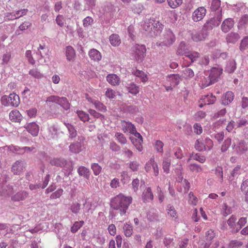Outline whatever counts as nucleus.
<instances>
[{
	"label": "nucleus",
	"mask_w": 248,
	"mask_h": 248,
	"mask_svg": "<svg viewBox=\"0 0 248 248\" xmlns=\"http://www.w3.org/2000/svg\"><path fill=\"white\" fill-rule=\"evenodd\" d=\"M132 202V198L119 194L114 197L110 202V207L114 210H119L121 216L124 215Z\"/></svg>",
	"instance_id": "1"
},
{
	"label": "nucleus",
	"mask_w": 248,
	"mask_h": 248,
	"mask_svg": "<svg viewBox=\"0 0 248 248\" xmlns=\"http://www.w3.org/2000/svg\"><path fill=\"white\" fill-rule=\"evenodd\" d=\"M143 28L148 35L153 37L160 34L163 29V25L159 21L151 18L145 22Z\"/></svg>",
	"instance_id": "2"
},
{
	"label": "nucleus",
	"mask_w": 248,
	"mask_h": 248,
	"mask_svg": "<svg viewBox=\"0 0 248 248\" xmlns=\"http://www.w3.org/2000/svg\"><path fill=\"white\" fill-rule=\"evenodd\" d=\"M176 41V37L171 30H166L163 33L160 41L156 42L158 46L169 47L171 46Z\"/></svg>",
	"instance_id": "3"
},
{
	"label": "nucleus",
	"mask_w": 248,
	"mask_h": 248,
	"mask_svg": "<svg viewBox=\"0 0 248 248\" xmlns=\"http://www.w3.org/2000/svg\"><path fill=\"white\" fill-rule=\"evenodd\" d=\"M146 48L144 45L136 44L131 48V55L137 62H141L146 56Z\"/></svg>",
	"instance_id": "4"
},
{
	"label": "nucleus",
	"mask_w": 248,
	"mask_h": 248,
	"mask_svg": "<svg viewBox=\"0 0 248 248\" xmlns=\"http://www.w3.org/2000/svg\"><path fill=\"white\" fill-rule=\"evenodd\" d=\"M2 105L6 107H17L20 104V98L18 95L13 93L9 95H3L1 98Z\"/></svg>",
	"instance_id": "5"
},
{
	"label": "nucleus",
	"mask_w": 248,
	"mask_h": 248,
	"mask_svg": "<svg viewBox=\"0 0 248 248\" xmlns=\"http://www.w3.org/2000/svg\"><path fill=\"white\" fill-rule=\"evenodd\" d=\"M222 20L221 11L217 13L213 17L207 20L203 26V29L207 31L212 30L214 28L218 26Z\"/></svg>",
	"instance_id": "6"
},
{
	"label": "nucleus",
	"mask_w": 248,
	"mask_h": 248,
	"mask_svg": "<svg viewBox=\"0 0 248 248\" xmlns=\"http://www.w3.org/2000/svg\"><path fill=\"white\" fill-rule=\"evenodd\" d=\"M84 140L83 137H78V141L72 143L69 146V151L72 154H78L82 150L81 142Z\"/></svg>",
	"instance_id": "7"
},
{
	"label": "nucleus",
	"mask_w": 248,
	"mask_h": 248,
	"mask_svg": "<svg viewBox=\"0 0 248 248\" xmlns=\"http://www.w3.org/2000/svg\"><path fill=\"white\" fill-rule=\"evenodd\" d=\"M206 10L204 7H200L196 9L192 14V18L194 21L197 22L201 20L204 17Z\"/></svg>",
	"instance_id": "8"
},
{
	"label": "nucleus",
	"mask_w": 248,
	"mask_h": 248,
	"mask_svg": "<svg viewBox=\"0 0 248 248\" xmlns=\"http://www.w3.org/2000/svg\"><path fill=\"white\" fill-rule=\"evenodd\" d=\"M190 50V46L184 41H181L178 45L176 53L177 55L186 56Z\"/></svg>",
	"instance_id": "9"
},
{
	"label": "nucleus",
	"mask_w": 248,
	"mask_h": 248,
	"mask_svg": "<svg viewBox=\"0 0 248 248\" xmlns=\"http://www.w3.org/2000/svg\"><path fill=\"white\" fill-rule=\"evenodd\" d=\"M208 35V31L203 28L199 31H194L192 33V40L196 42L204 41Z\"/></svg>",
	"instance_id": "10"
},
{
	"label": "nucleus",
	"mask_w": 248,
	"mask_h": 248,
	"mask_svg": "<svg viewBox=\"0 0 248 248\" xmlns=\"http://www.w3.org/2000/svg\"><path fill=\"white\" fill-rule=\"evenodd\" d=\"M58 128L56 125H52L48 128L47 134L46 136L48 140L57 139L58 137Z\"/></svg>",
	"instance_id": "11"
},
{
	"label": "nucleus",
	"mask_w": 248,
	"mask_h": 248,
	"mask_svg": "<svg viewBox=\"0 0 248 248\" xmlns=\"http://www.w3.org/2000/svg\"><path fill=\"white\" fill-rule=\"evenodd\" d=\"M29 133L32 136L36 137L38 135L39 131L38 125L34 122L28 124L25 127Z\"/></svg>",
	"instance_id": "12"
},
{
	"label": "nucleus",
	"mask_w": 248,
	"mask_h": 248,
	"mask_svg": "<svg viewBox=\"0 0 248 248\" xmlns=\"http://www.w3.org/2000/svg\"><path fill=\"white\" fill-rule=\"evenodd\" d=\"M234 21L231 18L226 19L221 25V29L224 32H228L233 26Z\"/></svg>",
	"instance_id": "13"
},
{
	"label": "nucleus",
	"mask_w": 248,
	"mask_h": 248,
	"mask_svg": "<svg viewBox=\"0 0 248 248\" xmlns=\"http://www.w3.org/2000/svg\"><path fill=\"white\" fill-rule=\"evenodd\" d=\"M234 97V94L232 92H227L221 97L222 104L224 105L230 104L233 101Z\"/></svg>",
	"instance_id": "14"
},
{
	"label": "nucleus",
	"mask_w": 248,
	"mask_h": 248,
	"mask_svg": "<svg viewBox=\"0 0 248 248\" xmlns=\"http://www.w3.org/2000/svg\"><path fill=\"white\" fill-rule=\"evenodd\" d=\"M29 193L25 191L22 190L17 192L11 197L14 202H20L25 200L28 196Z\"/></svg>",
	"instance_id": "15"
},
{
	"label": "nucleus",
	"mask_w": 248,
	"mask_h": 248,
	"mask_svg": "<svg viewBox=\"0 0 248 248\" xmlns=\"http://www.w3.org/2000/svg\"><path fill=\"white\" fill-rule=\"evenodd\" d=\"M223 69L219 66L214 67L211 69L210 75H209L214 80L215 82L217 81V79L222 73Z\"/></svg>",
	"instance_id": "16"
},
{
	"label": "nucleus",
	"mask_w": 248,
	"mask_h": 248,
	"mask_svg": "<svg viewBox=\"0 0 248 248\" xmlns=\"http://www.w3.org/2000/svg\"><path fill=\"white\" fill-rule=\"evenodd\" d=\"M14 189L12 186L7 185L0 187V196H9L13 194Z\"/></svg>",
	"instance_id": "17"
},
{
	"label": "nucleus",
	"mask_w": 248,
	"mask_h": 248,
	"mask_svg": "<svg viewBox=\"0 0 248 248\" xmlns=\"http://www.w3.org/2000/svg\"><path fill=\"white\" fill-rule=\"evenodd\" d=\"M171 163L170 155V153L166 155V156L163 159L162 168L164 172L168 174L170 172V168Z\"/></svg>",
	"instance_id": "18"
},
{
	"label": "nucleus",
	"mask_w": 248,
	"mask_h": 248,
	"mask_svg": "<svg viewBox=\"0 0 248 248\" xmlns=\"http://www.w3.org/2000/svg\"><path fill=\"white\" fill-rule=\"evenodd\" d=\"M22 116L19 111L16 109L11 111L9 113V119L13 122H20Z\"/></svg>",
	"instance_id": "19"
},
{
	"label": "nucleus",
	"mask_w": 248,
	"mask_h": 248,
	"mask_svg": "<svg viewBox=\"0 0 248 248\" xmlns=\"http://www.w3.org/2000/svg\"><path fill=\"white\" fill-rule=\"evenodd\" d=\"M122 130L124 132H129L131 134L135 131L136 127L131 122L123 121L122 122Z\"/></svg>",
	"instance_id": "20"
},
{
	"label": "nucleus",
	"mask_w": 248,
	"mask_h": 248,
	"mask_svg": "<svg viewBox=\"0 0 248 248\" xmlns=\"http://www.w3.org/2000/svg\"><path fill=\"white\" fill-rule=\"evenodd\" d=\"M106 78L107 81L112 86H118L121 82L120 78L115 74H109Z\"/></svg>",
	"instance_id": "21"
},
{
	"label": "nucleus",
	"mask_w": 248,
	"mask_h": 248,
	"mask_svg": "<svg viewBox=\"0 0 248 248\" xmlns=\"http://www.w3.org/2000/svg\"><path fill=\"white\" fill-rule=\"evenodd\" d=\"M12 171L14 174L19 175L23 171V162L17 160L14 163L12 167Z\"/></svg>",
	"instance_id": "22"
},
{
	"label": "nucleus",
	"mask_w": 248,
	"mask_h": 248,
	"mask_svg": "<svg viewBox=\"0 0 248 248\" xmlns=\"http://www.w3.org/2000/svg\"><path fill=\"white\" fill-rule=\"evenodd\" d=\"M50 164L53 166L63 168L66 167L67 162L62 158H54L50 161Z\"/></svg>",
	"instance_id": "23"
},
{
	"label": "nucleus",
	"mask_w": 248,
	"mask_h": 248,
	"mask_svg": "<svg viewBox=\"0 0 248 248\" xmlns=\"http://www.w3.org/2000/svg\"><path fill=\"white\" fill-rule=\"evenodd\" d=\"M201 100L204 103V105H210L215 103L216 100V97L212 94H207L202 96Z\"/></svg>",
	"instance_id": "24"
},
{
	"label": "nucleus",
	"mask_w": 248,
	"mask_h": 248,
	"mask_svg": "<svg viewBox=\"0 0 248 248\" xmlns=\"http://www.w3.org/2000/svg\"><path fill=\"white\" fill-rule=\"evenodd\" d=\"M78 173L80 176H82L86 179H88L90 177V170L84 166H79L78 169Z\"/></svg>",
	"instance_id": "25"
},
{
	"label": "nucleus",
	"mask_w": 248,
	"mask_h": 248,
	"mask_svg": "<svg viewBox=\"0 0 248 248\" xmlns=\"http://www.w3.org/2000/svg\"><path fill=\"white\" fill-rule=\"evenodd\" d=\"M90 58L94 61H99L102 58V56L99 51L96 49H92L89 52Z\"/></svg>",
	"instance_id": "26"
},
{
	"label": "nucleus",
	"mask_w": 248,
	"mask_h": 248,
	"mask_svg": "<svg viewBox=\"0 0 248 248\" xmlns=\"http://www.w3.org/2000/svg\"><path fill=\"white\" fill-rule=\"evenodd\" d=\"M235 147V145L232 146L233 149H234L238 154H243L248 150L247 146L243 140L240 141L238 145L236 147Z\"/></svg>",
	"instance_id": "27"
},
{
	"label": "nucleus",
	"mask_w": 248,
	"mask_h": 248,
	"mask_svg": "<svg viewBox=\"0 0 248 248\" xmlns=\"http://www.w3.org/2000/svg\"><path fill=\"white\" fill-rule=\"evenodd\" d=\"M240 37L238 33L231 32L229 33L226 37V40L228 43L234 44L239 39Z\"/></svg>",
	"instance_id": "28"
},
{
	"label": "nucleus",
	"mask_w": 248,
	"mask_h": 248,
	"mask_svg": "<svg viewBox=\"0 0 248 248\" xmlns=\"http://www.w3.org/2000/svg\"><path fill=\"white\" fill-rule=\"evenodd\" d=\"M154 195L151 188L150 187L147 188L146 190H145L142 194V199L143 202H149L152 201Z\"/></svg>",
	"instance_id": "29"
},
{
	"label": "nucleus",
	"mask_w": 248,
	"mask_h": 248,
	"mask_svg": "<svg viewBox=\"0 0 248 248\" xmlns=\"http://www.w3.org/2000/svg\"><path fill=\"white\" fill-rule=\"evenodd\" d=\"M130 139L133 143V144L135 146L136 149L139 151L141 152L142 150V143L143 140L141 139H137L135 137H130Z\"/></svg>",
	"instance_id": "30"
},
{
	"label": "nucleus",
	"mask_w": 248,
	"mask_h": 248,
	"mask_svg": "<svg viewBox=\"0 0 248 248\" xmlns=\"http://www.w3.org/2000/svg\"><path fill=\"white\" fill-rule=\"evenodd\" d=\"M65 54L68 61L73 60L75 56V51L73 47L70 46L66 47Z\"/></svg>",
	"instance_id": "31"
},
{
	"label": "nucleus",
	"mask_w": 248,
	"mask_h": 248,
	"mask_svg": "<svg viewBox=\"0 0 248 248\" xmlns=\"http://www.w3.org/2000/svg\"><path fill=\"white\" fill-rule=\"evenodd\" d=\"M195 149L200 152L206 150L204 140L203 139H200L196 141L195 144Z\"/></svg>",
	"instance_id": "32"
},
{
	"label": "nucleus",
	"mask_w": 248,
	"mask_h": 248,
	"mask_svg": "<svg viewBox=\"0 0 248 248\" xmlns=\"http://www.w3.org/2000/svg\"><path fill=\"white\" fill-rule=\"evenodd\" d=\"M109 39L111 45L114 46H119L121 42L120 36L117 34H111Z\"/></svg>",
	"instance_id": "33"
},
{
	"label": "nucleus",
	"mask_w": 248,
	"mask_h": 248,
	"mask_svg": "<svg viewBox=\"0 0 248 248\" xmlns=\"http://www.w3.org/2000/svg\"><path fill=\"white\" fill-rule=\"evenodd\" d=\"M215 82V81L212 80V78L209 76L207 77H204L201 81V87L202 88H205Z\"/></svg>",
	"instance_id": "34"
},
{
	"label": "nucleus",
	"mask_w": 248,
	"mask_h": 248,
	"mask_svg": "<svg viewBox=\"0 0 248 248\" xmlns=\"http://www.w3.org/2000/svg\"><path fill=\"white\" fill-rule=\"evenodd\" d=\"M64 124L68 129L69 134V137L71 139L75 138L77 136V130L75 129L74 126L69 123H64Z\"/></svg>",
	"instance_id": "35"
},
{
	"label": "nucleus",
	"mask_w": 248,
	"mask_h": 248,
	"mask_svg": "<svg viewBox=\"0 0 248 248\" xmlns=\"http://www.w3.org/2000/svg\"><path fill=\"white\" fill-rule=\"evenodd\" d=\"M103 13H113L115 11V9L113 4L111 2H107L105 3L104 6L103 7Z\"/></svg>",
	"instance_id": "36"
},
{
	"label": "nucleus",
	"mask_w": 248,
	"mask_h": 248,
	"mask_svg": "<svg viewBox=\"0 0 248 248\" xmlns=\"http://www.w3.org/2000/svg\"><path fill=\"white\" fill-rule=\"evenodd\" d=\"M187 57L189 60H191V63L196 62L197 59L200 58V54L195 51H189L188 53L185 56Z\"/></svg>",
	"instance_id": "37"
},
{
	"label": "nucleus",
	"mask_w": 248,
	"mask_h": 248,
	"mask_svg": "<svg viewBox=\"0 0 248 248\" xmlns=\"http://www.w3.org/2000/svg\"><path fill=\"white\" fill-rule=\"evenodd\" d=\"M236 217L234 215H232L227 220V224L234 232H235V229L236 228Z\"/></svg>",
	"instance_id": "38"
},
{
	"label": "nucleus",
	"mask_w": 248,
	"mask_h": 248,
	"mask_svg": "<svg viewBox=\"0 0 248 248\" xmlns=\"http://www.w3.org/2000/svg\"><path fill=\"white\" fill-rule=\"evenodd\" d=\"M57 104L60 105L65 110L68 109L70 108V104L68 103L66 98L64 97H59Z\"/></svg>",
	"instance_id": "39"
},
{
	"label": "nucleus",
	"mask_w": 248,
	"mask_h": 248,
	"mask_svg": "<svg viewBox=\"0 0 248 248\" xmlns=\"http://www.w3.org/2000/svg\"><path fill=\"white\" fill-rule=\"evenodd\" d=\"M235 69L236 62L234 60H231L227 62L225 67V71L229 73H232L234 71Z\"/></svg>",
	"instance_id": "40"
},
{
	"label": "nucleus",
	"mask_w": 248,
	"mask_h": 248,
	"mask_svg": "<svg viewBox=\"0 0 248 248\" xmlns=\"http://www.w3.org/2000/svg\"><path fill=\"white\" fill-rule=\"evenodd\" d=\"M70 210L74 214L79 213L81 210V204L78 202H73L70 207Z\"/></svg>",
	"instance_id": "41"
},
{
	"label": "nucleus",
	"mask_w": 248,
	"mask_h": 248,
	"mask_svg": "<svg viewBox=\"0 0 248 248\" xmlns=\"http://www.w3.org/2000/svg\"><path fill=\"white\" fill-rule=\"evenodd\" d=\"M96 0H84V8L85 10H92L94 9Z\"/></svg>",
	"instance_id": "42"
},
{
	"label": "nucleus",
	"mask_w": 248,
	"mask_h": 248,
	"mask_svg": "<svg viewBox=\"0 0 248 248\" xmlns=\"http://www.w3.org/2000/svg\"><path fill=\"white\" fill-rule=\"evenodd\" d=\"M169 80L173 86L177 85L180 80V76L179 74H172L169 76Z\"/></svg>",
	"instance_id": "43"
},
{
	"label": "nucleus",
	"mask_w": 248,
	"mask_h": 248,
	"mask_svg": "<svg viewBox=\"0 0 248 248\" xmlns=\"http://www.w3.org/2000/svg\"><path fill=\"white\" fill-rule=\"evenodd\" d=\"M216 236L215 232L212 230L207 231L205 233L206 240L207 242L206 244L210 245L212 240Z\"/></svg>",
	"instance_id": "44"
},
{
	"label": "nucleus",
	"mask_w": 248,
	"mask_h": 248,
	"mask_svg": "<svg viewBox=\"0 0 248 248\" xmlns=\"http://www.w3.org/2000/svg\"><path fill=\"white\" fill-rule=\"evenodd\" d=\"M132 73L136 76L141 78L143 82H146L148 79L147 76L142 71L136 69L133 70Z\"/></svg>",
	"instance_id": "45"
},
{
	"label": "nucleus",
	"mask_w": 248,
	"mask_h": 248,
	"mask_svg": "<svg viewBox=\"0 0 248 248\" xmlns=\"http://www.w3.org/2000/svg\"><path fill=\"white\" fill-rule=\"evenodd\" d=\"M232 213V208L229 206L226 203H224L222 205L221 214L224 217H226Z\"/></svg>",
	"instance_id": "46"
},
{
	"label": "nucleus",
	"mask_w": 248,
	"mask_h": 248,
	"mask_svg": "<svg viewBox=\"0 0 248 248\" xmlns=\"http://www.w3.org/2000/svg\"><path fill=\"white\" fill-rule=\"evenodd\" d=\"M241 190L245 194V201L248 203V181L241 185Z\"/></svg>",
	"instance_id": "47"
},
{
	"label": "nucleus",
	"mask_w": 248,
	"mask_h": 248,
	"mask_svg": "<svg viewBox=\"0 0 248 248\" xmlns=\"http://www.w3.org/2000/svg\"><path fill=\"white\" fill-rule=\"evenodd\" d=\"M128 92L134 95L137 94L139 92V87L134 83H131L128 85L127 87Z\"/></svg>",
	"instance_id": "48"
},
{
	"label": "nucleus",
	"mask_w": 248,
	"mask_h": 248,
	"mask_svg": "<svg viewBox=\"0 0 248 248\" xmlns=\"http://www.w3.org/2000/svg\"><path fill=\"white\" fill-rule=\"evenodd\" d=\"M247 217H242L236 223L235 232H238L247 223Z\"/></svg>",
	"instance_id": "49"
},
{
	"label": "nucleus",
	"mask_w": 248,
	"mask_h": 248,
	"mask_svg": "<svg viewBox=\"0 0 248 248\" xmlns=\"http://www.w3.org/2000/svg\"><path fill=\"white\" fill-rule=\"evenodd\" d=\"M163 243L166 248H171L174 245L173 239L170 236H165L163 240Z\"/></svg>",
	"instance_id": "50"
},
{
	"label": "nucleus",
	"mask_w": 248,
	"mask_h": 248,
	"mask_svg": "<svg viewBox=\"0 0 248 248\" xmlns=\"http://www.w3.org/2000/svg\"><path fill=\"white\" fill-rule=\"evenodd\" d=\"M167 210L168 211V214L170 217L177 218V212L173 207V206L169 204L167 206Z\"/></svg>",
	"instance_id": "51"
},
{
	"label": "nucleus",
	"mask_w": 248,
	"mask_h": 248,
	"mask_svg": "<svg viewBox=\"0 0 248 248\" xmlns=\"http://www.w3.org/2000/svg\"><path fill=\"white\" fill-rule=\"evenodd\" d=\"M124 235L127 237L130 236L133 233L132 226L127 223L125 224L123 227Z\"/></svg>",
	"instance_id": "52"
},
{
	"label": "nucleus",
	"mask_w": 248,
	"mask_h": 248,
	"mask_svg": "<svg viewBox=\"0 0 248 248\" xmlns=\"http://www.w3.org/2000/svg\"><path fill=\"white\" fill-rule=\"evenodd\" d=\"M77 113L79 118L83 122H88L89 120V116L85 112L81 110L77 111Z\"/></svg>",
	"instance_id": "53"
},
{
	"label": "nucleus",
	"mask_w": 248,
	"mask_h": 248,
	"mask_svg": "<svg viewBox=\"0 0 248 248\" xmlns=\"http://www.w3.org/2000/svg\"><path fill=\"white\" fill-rule=\"evenodd\" d=\"M91 169L93 172V174L97 176L99 175L102 170V167L98 163H93L91 165Z\"/></svg>",
	"instance_id": "54"
},
{
	"label": "nucleus",
	"mask_w": 248,
	"mask_h": 248,
	"mask_svg": "<svg viewBox=\"0 0 248 248\" xmlns=\"http://www.w3.org/2000/svg\"><path fill=\"white\" fill-rule=\"evenodd\" d=\"M115 137L117 139L119 143L122 144H125L127 143V140L124 134L121 133L117 132L115 135Z\"/></svg>",
	"instance_id": "55"
},
{
	"label": "nucleus",
	"mask_w": 248,
	"mask_h": 248,
	"mask_svg": "<svg viewBox=\"0 0 248 248\" xmlns=\"http://www.w3.org/2000/svg\"><path fill=\"white\" fill-rule=\"evenodd\" d=\"M84 223V222L82 220L80 221H76L73 226L71 228V232L73 233L76 232L82 226Z\"/></svg>",
	"instance_id": "56"
},
{
	"label": "nucleus",
	"mask_w": 248,
	"mask_h": 248,
	"mask_svg": "<svg viewBox=\"0 0 248 248\" xmlns=\"http://www.w3.org/2000/svg\"><path fill=\"white\" fill-rule=\"evenodd\" d=\"M189 168L191 171L195 172H200L202 170L201 166L196 163L190 164Z\"/></svg>",
	"instance_id": "57"
},
{
	"label": "nucleus",
	"mask_w": 248,
	"mask_h": 248,
	"mask_svg": "<svg viewBox=\"0 0 248 248\" xmlns=\"http://www.w3.org/2000/svg\"><path fill=\"white\" fill-rule=\"evenodd\" d=\"M183 74L186 78L190 79L194 76V73L191 68H186L183 70Z\"/></svg>",
	"instance_id": "58"
},
{
	"label": "nucleus",
	"mask_w": 248,
	"mask_h": 248,
	"mask_svg": "<svg viewBox=\"0 0 248 248\" xmlns=\"http://www.w3.org/2000/svg\"><path fill=\"white\" fill-rule=\"evenodd\" d=\"M169 5L172 8H175L182 3V0H167Z\"/></svg>",
	"instance_id": "59"
},
{
	"label": "nucleus",
	"mask_w": 248,
	"mask_h": 248,
	"mask_svg": "<svg viewBox=\"0 0 248 248\" xmlns=\"http://www.w3.org/2000/svg\"><path fill=\"white\" fill-rule=\"evenodd\" d=\"M231 144V139L229 138L226 139L221 147V151L222 152H226L230 147Z\"/></svg>",
	"instance_id": "60"
},
{
	"label": "nucleus",
	"mask_w": 248,
	"mask_h": 248,
	"mask_svg": "<svg viewBox=\"0 0 248 248\" xmlns=\"http://www.w3.org/2000/svg\"><path fill=\"white\" fill-rule=\"evenodd\" d=\"M27 12L28 10L25 9L17 11H16L15 15L12 16V18L13 19L19 18L22 16L26 15L27 13Z\"/></svg>",
	"instance_id": "61"
},
{
	"label": "nucleus",
	"mask_w": 248,
	"mask_h": 248,
	"mask_svg": "<svg viewBox=\"0 0 248 248\" xmlns=\"http://www.w3.org/2000/svg\"><path fill=\"white\" fill-rule=\"evenodd\" d=\"M220 6L219 0H212L211 3L210 9L213 11H217Z\"/></svg>",
	"instance_id": "62"
},
{
	"label": "nucleus",
	"mask_w": 248,
	"mask_h": 248,
	"mask_svg": "<svg viewBox=\"0 0 248 248\" xmlns=\"http://www.w3.org/2000/svg\"><path fill=\"white\" fill-rule=\"evenodd\" d=\"M93 23V19L91 16H87L83 20V25L85 28L91 26Z\"/></svg>",
	"instance_id": "63"
},
{
	"label": "nucleus",
	"mask_w": 248,
	"mask_h": 248,
	"mask_svg": "<svg viewBox=\"0 0 248 248\" xmlns=\"http://www.w3.org/2000/svg\"><path fill=\"white\" fill-rule=\"evenodd\" d=\"M248 46V36H245L241 41L240 49L241 51L245 50Z\"/></svg>",
	"instance_id": "64"
}]
</instances>
